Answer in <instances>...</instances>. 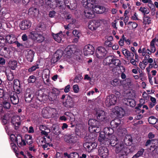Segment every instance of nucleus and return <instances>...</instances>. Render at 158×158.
Here are the masks:
<instances>
[{"label":"nucleus","mask_w":158,"mask_h":158,"mask_svg":"<svg viewBox=\"0 0 158 158\" xmlns=\"http://www.w3.org/2000/svg\"><path fill=\"white\" fill-rule=\"evenodd\" d=\"M94 12L96 14H101L104 12L106 11V8L102 6L94 5L92 9Z\"/></svg>","instance_id":"412c9836"},{"label":"nucleus","mask_w":158,"mask_h":158,"mask_svg":"<svg viewBox=\"0 0 158 158\" xmlns=\"http://www.w3.org/2000/svg\"><path fill=\"white\" fill-rule=\"evenodd\" d=\"M64 140L65 142L72 146H75L78 142V139L77 135L72 134L65 135L64 136Z\"/></svg>","instance_id":"f03ea898"},{"label":"nucleus","mask_w":158,"mask_h":158,"mask_svg":"<svg viewBox=\"0 0 158 158\" xmlns=\"http://www.w3.org/2000/svg\"><path fill=\"white\" fill-rule=\"evenodd\" d=\"M125 114L124 110L121 107L119 108V118H122Z\"/></svg>","instance_id":"6e6d98bb"},{"label":"nucleus","mask_w":158,"mask_h":158,"mask_svg":"<svg viewBox=\"0 0 158 158\" xmlns=\"http://www.w3.org/2000/svg\"><path fill=\"white\" fill-rule=\"evenodd\" d=\"M95 115L98 120L100 122H106L107 117L105 112L101 110H97L96 113Z\"/></svg>","instance_id":"0eeeda50"},{"label":"nucleus","mask_w":158,"mask_h":158,"mask_svg":"<svg viewBox=\"0 0 158 158\" xmlns=\"http://www.w3.org/2000/svg\"><path fill=\"white\" fill-rule=\"evenodd\" d=\"M31 23L30 21L26 20L22 21L19 24L20 29L22 30H25L30 28Z\"/></svg>","instance_id":"f8f14e48"},{"label":"nucleus","mask_w":158,"mask_h":158,"mask_svg":"<svg viewBox=\"0 0 158 158\" xmlns=\"http://www.w3.org/2000/svg\"><path fill=\"white\" fill-rule=\"evenodd\" d=\"M93 2H94L92 0H83L82 2L84 7L85 8H92V9L94 6Z\"/></svg>","instance_id":"393cba45"},{"label":"nucleus","mask_w":158,"mask_h":158,"mask_svg":"<svg viewBox=\"0 0 158 158\" xmlns=\"http://www.w3.org/2000/svg\"><path fill=\"white\" fill-rule=\"evenodd\" d=\"M84 15L86 18L88 19H92L94 18L95 15L93 10L91 9L85 10Z\"/></svg>","instance_id":"5701e85b"},{"label":"nucleus","mask_w":158,"mask_h":158,"mask_svg":"<svg viewBox=\"0 0 158 158\" xmlns=\"http://www.w3.org/2000/svg\"><path fill=\"white\" fill-rule=\"evenodd\" d=\"M6 41V37L5 39L3 37L0 35V46H7L8 44Z\"/></svg>","instance_id":"a19ab883"},{"label":"nucleus","mask_w":158,"mask_h":158,"mask_svg":"<svg viewBox=\"0 0 158 158\" xmlns=\"http://www.w3.org/2000/svg\"><path fill=\"white\" fill-rule=\"evenodd\" d=\"M73 88L74 93H77L79 91V88L77 85H75L73 86Z\"/></svg>","instance_id":"69168bd1"},{"label":"nucleus","mask_w":158,"mask_h":158,"mask_svg":"<svg viewBox=\"0 0 158 158\" xmlns=\"http://www.w3.org/2000/svg\"><path fill=\"white\" fill-rule=\"evenodd\" d=\"M76 50V47L74 45H68L65 49L64 51L66 52L67 55L70 56L74 54Z\"/></svg>","instance_id":"6ab92c4d"},{"label":"nucleus","mask_w":158,"mask_h":158,"mask_svg":"<svg viewBox=\"0 0 158 158\" xmlns=\"http://www.w3.org/2000/svg\"><path fill=\"white\" fill-rule=\"evenodd\" d=\"M118 118L114 119L112 120L110 123L111 128L106 127L104 128L103 132L105 133L106 136L110 138V136L114 132L118 134Z\"/></svg>","instance_id":"f257e3e1"},{"label":"nucleus","mask_w":158,"mask_h":158,"mask_svg":"<svg viewBox=\"0 0 158 158\" xmlns=\"http://www.w3.org/2000/svg\"><path fill=\"white\" fill-rule=\"evenodd\" d=\"M103 62L106 65L114 68L118 67V60L115 59L113 56H109L104 60Z\"/></svg>","instance_id":"7ed1b4c3"},{"label":"nucleus","mask_w":158,"mask_h":158,"mask_svg":"<svg viewBox=\"0 0 158 158\" xmlns=\"http://www.w3.org/2000/svg\"><path fill=\"white\" fill-rule=\"evenodd\" d=\"M16 45L17 47L21 49H23L24 48V46L23 44L20 43L18 41L15 40V42L14 43Z\"/></svg>","instance_id":"bf43d9fd"},{"label":"nucleus","mask_w":158,"mask_h":158,"mask_svg":"<svg viewBox=\"0 0 158 158\" xmlns=\"http://www.w3.org/2000/svg\"><path fill=\"white\" fill-rule=\"evenodd\" d=\"M128 149L126 146L123 145H120L119 147V154L122 156L127 154Z\"/></svg>","instance_id":"c85d7f7f"},{"label":"nucleus","mask_w":158,"mask_h":158,"mask_svg":"<svg viewBox=\"0 0 158 158\" xmlns=\"http://www.w3.org/2000/svg\"><path fill=\"white\" fill-rule=\"evenodd\" d=\"M29 12L31 13V14L33 15L34 16L37 15L39 13L38 10H37L35 7H31L29 9Z\"/></svg>","instance_id":"ea45409f"},{"label":"nucleus","mask_w":158,"mask_h":158,"mask_svg":"<svg viewBox=\"0 0 158 158\" xmlns=\"http://www.w3.org/2000/svg\"><path fill=\"white\" fill-rule=\"evenodd\" d=\"M76 22V19H72V21H71V22H69V23L68 25L70 27V29H71L74 28L75 26V23Z\"/></svg>","instance_id":"4d7b16f0"},{"label":"nucleus","mask_w":158,"mask_h":158,"mask_svg":"<svg viewBox=\"0 0 158 158\" xmlns=\"http://www.w3.org/2000/svg\"><path fill=\"white\" fill-rule=\"evenodd\" d=\"M83 50L84 55L87 56L93 54L94 52V48L92 45L89 44L85 46Z\"/></svg>","instance_id":"a211bd4d"},{"label":"nucleus","mask_w":158,"mask_h":158,"mask_svg":"<svg viewBox=\"0 0 158 158\" xmlns=\"http://www.w3.org/2000/svg\"><path fill=\"white\" fill-rule=\"evenodd\" d=\"M117 100V97L114 95L112 94L107 96L105 101L106 106L109 107L114 105L116 102Z\"/></svg>","instance_id":"423d86ee"},{"label":"nucleus","mask_w":158,"mask_h":158,"mask_svg":"<svg viewBox=\"0 0 158 158\" xmlns=\"http://www.w3.org/2000/svg\"><path fill=\"white\" fill-rule=\"evenodd\" d=\"M5 112L2 104L0 103V116H2L5 115Z\"/></svg>","instance_id":"13d9d810"},{"label":"nucleus","mask_w":158,"mask_h":158,"mask_svg":"<svg viewBox=\"0 0 158 158\" xmlns=\"http://www.w3.org/2000/svg\"><path fill=\"white\" fill-rule=\"evenodd\" d=\"M19 94V93H17L14 91L9 92L8 94L9 97L7 99L10 98L12 103L14 105H16L19 102V98L17 95Z\"/></svg>","instance_id":"1a4fd4ad"},{"label":"nucleus","mask_w":158,"mask_h":158,"mask_svg":"<svg viewBox=\"0 0 158 158\" xmlns=\"http://www.w3.org/2000/svg\"><path fill=\"white\" fill-rule=\"evenodd\" d=\"M14 84L15 85V87L17 88V91L19 93L20 92L19 89L20 88V84L19 80L17 79H14L13 81Z\"/></svg>","instance_id":"37998d69"},{"label":"nucleus","mask_w":158,"mask_h":158,"mask_svg":"<svg viewBox=\"0 0 158 158\" xmlns=\"http://www.w3.org/2000/svg\"><path fill=\"white\" fill-rule=\"evenodd\" d=\"M65 18L66 20L68 22H71L72 21V19H75V18L73 17L72 15L71 14L66 15L65 16Z\"/></svg>","instance_id":"052dcab7"},{"label":"nucleus","mask_w":158,"mask_h":158,"mask_svg":"<svg viewBox=\"0 0 158 158\" xmlns=\"http://www.w3.org/2000/svg\"><path fill=\"white\" fill-rule=\"evenodd\" d=\"M88 124L90 126L89 127H94L98 126L99 122L96 120L94 119H89L88 122Z\"/></svg>","instance_id":"72a5a7b5"},{"label":"nucleus","mask_w":158,"mask_h":158,"mask_svg":"<svg viewBox=\"0 0 158 158\" xmlns=\"http://www.w3.org/2000/svg\"><path fill=\"white\" fill-rule=\"evenodd\" d=\"M41 102L39 100L37 99L35 97L33 98L31 102V104L33 105V107L35 108L36 107H38L40 105V103Z\"/></svg>","instance_id":"c9c22d12"},{"label":"nucleus","mask_w":158,"mask_h":158,"mask_svg":"<svg viewBox=\"0 0 158 158\" xmlns=\"http://www.w3.org/2000/svg\"><path fill=\"white\" fill-rule=\"evenodd\" d=\"M48 1L50 2V6L52 8H54L55 7L53 6H51L52 5H53L52 3L56 4V3L55 6L58 7L60 9L63 10L65 6V2L64 0H56V1H55V0L52 2L50 0H48Z\"/></svg>","instance_id":"9d476101"},{"label":"nucleus","mask_w":158,"mask_h":158,"mask_svg":"<svg viewBox=\"0 0 158 158\" xmlns=\"http://www.w3.org/2000/svg\"><path fill=\"white\" fill-rule=\"evenodd\" d=\"M37 78L34 75H31L29 77L27 80L28 83H33L37 80Z\"/></svg>","instance_id":"a18cd8bd"},{"label":"nucleus","mask_w":158,"mask_h":158,"mask_svg":"<svg viewBox=\"0 0 158 158\" xmlns=\"http://www.w3.org/2000/svg\"><path fill=\"white\" fill-rule=\"evenodd\" d=\"M139 10L144 15L148 14L150 12L149 9L146 7H140Z\"/></svg>","instance_id":"4c0bfd02"},{"label":"nucleus","mask_w":158,"mask_h":158,"mask_svg":"<svg viewBox=\"0 0 158 158\" xmlns=\"http://www.w3.org/2000/svg\"><path fill=\"white\" fill-rule=\"evenodd\" d=\"M101 23L98 20H94L89 22L88 26L89 29L91 31H95L100 26Z\"/></svg>","instance_id":"4468645a"},{"label":"nucleus","mask_w":158,"mask_h":158,"mask_svg":"<svg viewBox=\"0 0 158 158\" xmlns=\"http://www.w3.org/2000/svg\"><path fill=\"white\" fill-rule=\"evenodd\" d=\"M12 149L14 152H18V148L16 145L14 143H10Z\"/></svg>","instance_id":"680f3d73"},{"label":"nucleus","mask_w":158,"mask_h":158,"mask_svg":"<svg viewBox=\"0 0 158 158\" xmlns=\"http://www.w3.org/2000/svg\"><path fill=\"white\" fill-rule=\"evenodd\" d=\"M144 151V150L142 148L136 154V156H137V157H139L143 155Z\"/></svg>","instance_id":"338daca9"},{"label":"nucleus","mask_w":158,"mask_h":158,"mask_svg":"<svg viewBox=\"0 0 158 158\" xmlns=\"http://www.w3.org/2000/svg\"><path fill=\"white\" fill-rule=\"evenodd\" d=\"M31 37L34 40H36L38 43H40L44 41V36L36 31H32L30 33Z\"/></svg>","instance_id":"6e6552de"},{"label":"nucleus","mask_w":158,"mask_h":158,"mask_svg":"<svg viewBox=\"0 0 158 158\" xmlns=\"http://www.w3.org/2000/svg\"><path fill=\"white\" fill-rule=\"evenodd\" d=\"M119 68L121 70V72L122 73H121V77L123 79H124L126 78V75L123 72L125 71V69L124 67L122 66H119Z\"/></svg>","instance_id":"3c124183"},{"label":"nucleus","mask_w":158,"mask_h":158,"mask_svg":"<svg viewBox=\"0 0 158 158\" xmlns=\"http://www.w3.org/2000/svg\"><path fill=\"white\" fill-rule=\"evenodd\" d=\"M150 18L148 16H145L143 18V23L145 24H149L151 23Z\"/></svg>","instance_id":"de8ad7c7"},{"label":"nucleus","mask_w":158,"mask_h":158,"mask_svg":"<svg viewBox=\"0 0 158 158\" xmlns=\"http://www.w3.org/2000/svg\"><path fill=\"white\" fill-rule=\"evenodd\" d=\"M106 135L103 131L101 132L100 133V135L98 137V141L101 142L103 143L105 139Z\"/></svg>","instance_id":"c03bdc74"},{"label":"nucleus","mask_w":158,"mask_h":158,"mask_svg":"<svg viewBox=\"0 0 158 158\" xmlns=\"http://www.w3.org/2000/svg\"><path fill=\"white\" fill-rule=\"evenodd\" d=\"M10 139L12 142H15L17 144L18 143L19 140L17 138H16L15 135L13 134H11L10 136Z\"/></svg>","instance_id":"5fc2aeb1"},{"label":"nucleus","mask_w":158,"mask_h":158,"mask_svg":"<svg viewBox=\"0 0 158 158\" xmlns=\"http://www.w3.org/2000/svg\"><path fill=\"white\" fill-rule=\"evenodd\" d=\"M82 78L83 77L80 74H78L76 76L73 81L74 82L78 83L79 82Z\"/></svg>","instance_id":"8fccbe9b"},{"label":"nucleus","mask_w":158,"mask_h":158,"mask_svg":"<svg viewBox=\"0 0 158 158\" xmlns=\"http://www.w3.org/2000/svg\"><path fill=\"white\" fill-rule=\"evenodd\" d=\"M73 34L75 36L77 37L78 39L80 36L81 34L76 30H74L73 31Z\"/></svg>","instance_id":"0e129e2a"},{"label":"nucleus","mask_w":158,"mask_h":158,"mask_svg":"<svg viewBox=\"0 0 158 158\" xmlns=\"http://www.w3.org/2000/svg\"><path fill=\"white\" fill-rule=\"evenodd\" d=\"M155 39H153L151 41L150 45V49L151 50V52L152 53L156 51V48L155 46Z\"/></svg>","instance_id":"49530a36"},{"label":"nucleus","mask_w":158,"mask_h":158,"mask_svg":"<svg viewBox=\"0 0 158 158\" xmlns=\"http://www.w3.org/2000/svg\"><path fill=\"white\" fill-rule=\"evenodd\" d=\"M110 139L111 145L114 147V149L117 154L118 153V139L115 136H112Z\"/></svg>","instance_id":"ddd939ff"},{"label":"nucleus","mask_w":158,"mask_h":158,"mask_svg":"<svg viewBox=\"0 0 158 158\" xmlns=\"http://www.w3.org/2000/svg\"><path fill=\"white\" fill-rule=\"evenodd\" d=\"M104 45L106 47H111L112 46V44L110 41L106 40L105 42Z\"/></svg>","instance_id":"774afa93"},{"label":"nucleus","mask_w":158,"mask_h":158,"mask_svg":"<svg viewBox=\"0 0 158 158\" xmlns=\"http://www.w3.org/2000/svg\"><path fill=\"white\" fill-rule=\"evenodd\" d=\"M63 105L68 108L72 107L74 105V101L72 97L66 94V101L63 103Z\"/></svg>","instance_id":"f3484780"},{"label":"nucleus","mask_w":158,"mask_h":158,"mask_svg":"<svg viewBox=\"0 0 158 158\" xmlns=\"http://www.w3.org/2000/svg\"><path fill=\"white\" fill-rule=\"evenodd\" d=\"M60 129L58 126H55L52 127V131L56 135H59L60 133Z\"/></svg>","instance_id":"58836bf2"},{"label":"nucleus","mask_w":158,"mask_h":158,"mask_svg":"<svg viewBox=\"0 0 158 158\" xmlns=\"http://www.w3.org/2000/svg\"><path fill=\"white\" fill-rule=\"evenodd\" d=\"M97 146V143L96 142H86L84 143V147L86 149V151L90 152L92 149H95Z\"/></svg>","instance_id":"dca6fc26"},{"label":"nucleus","mask_w":158,"mask_h":158,"mask_svg":"<svg viewBox=\"0 0 158 158\" xmlns=\"http://www.w3.org/2000/svg\"><path fill=\"white\" fill-rule=\"evenodd\" d=\"M5 74L6 76L7 80L10 81H12L14 78L13 72L10 70L6 71Z\"/></svg>","instance_id":"c756f323"},{"label":"nucleus","mask_w":158,"mask_h":158,"mask_svg":"<svg viewBox=\"0 0 158 158\" xmlns=\"http://www.w3.org/2000/svg\"><path fill=\"white\" fill-rule=\"evenodd\" d=\"M43 93L42 91L40 92H36V96L35 97L37 99L39 100L41 102H42V96Z\"/></svg>","instance_id":"09e8293b"},{"label":"nucleus","mask_w":158,"mask_h":158,"mask_svg":"<svg viewBox=\"0 0 158 158\" xmlns=\"http://www.w3.org/2000/svg\"><path fill=\"white\" fill-rule=\"evenodd\" d=\"M107 51L103 47L99 46L98 47L96 50V57L99 59H102L105 56Z\"/></svg>","instance_id":"20e7f679"},{"label":"nucleus","mask_w":158,"mask_h":158,"mask_svg":"<svg viewBox=\"0 0 158 158\" xmlns=\"http://www.w3.org/2000/svg\"><path fill=\"white\" fill-rule=\"evenodd\" d=\"M60 91L56 88L53 89L52 91L50 92L48 95V98L50 101H57L59 98V95Z\"/></svg>","instance_id":"39448f33"},{"label":"nucleus","mask_w":158,"mask_h":158,"mask_svg":"<svg viewBox=\"0 0 158 158\" xmlns=\"http://www.w3.org/2000/svg\"><path fill=\"white\" fill-rule=\"evenodd\" d=\"M6 98H5V101L2 103V106L5 110H8L10 107V103L6 101Z\"/></svg>","instance_id":"79ce46f5"},{"label":"nucleus","mask_w":158,"mask_h":158,"mask_svg":"<svg viewBox=\"0 0 158 158\" xmlns=\"http://www.w3.org/2000/svg\"><path fill=\"white\" fill-rule=\"evenodd\" d=\"M157 120L154 116H151L148 119V121L151 124H155L157 122Z\"/></svg>","instance_id":"864d4df0"},{"label":"nucleus","mask_w":158,"mask_h":158,"mask_svg":"<svg viewBox=\"0 0 158 158\" xmlns=\"http://www.w3.org/2000/svg\"><path fill=\"white\" fill-rule=\"evenodd\" d=\"M27 53H26V57L27 60L30 62H32L35 53V52L31 49H27Z\"/></svg>","instance_id":"4be33fe9"},{"label":"nucleus","mask_w":158,"mask_h":158,"mask_svg":"<svg viewBox=\"0 0 158 158\" xmlns=\"http://www.w3.org/2000/svg\"><path fill=\"white\" fill-rule=\"evenodd\" d=\"M52 36L56 41L59 43L61 42L62 36V31H60V32L56 34H53Z\"/></svg>","instance_id":"7c9ffc66"},{"label":"nucleus","mask_w":158,"mask_h":158,"mask_svg":"<svg viewBox=\"0 0 158 158\" xmlns=\"http://www.w3.org/2000/svg\"><path fill=\"white\" fill-rule=\"evenodd\" d=\"M9 66L12 70H15L17 67V62L16 60H10L8 63Z\"/></svg>","instance_id":"2f4dec72"},{"label":"nucleus","mask_w":158,"mask_h":158,"mask_svg":"<svg viewBox=\"0 0 158 158\" xmlns=\"http://www.w3.org/2000/svg\"><path fill=\"white\" fill-rule=\"evenodd\" d=\"M25 101L27 103L31 102L34 97L33 94L30 92H26L25 94Z\"/></svg>","instance_id":"cd10ccee"},{"label":"nucleus","mask_w":158,"mask_h":158,"mask_svg":"<svg viewBox=\"0 0 158 158\" xmlns=\"http://www.w3.org/2000/svg\"><path fill=\"white\" fill-rule=\"evenodd\" d=\"M112 115L115 118H118V106H117L112 109Z\"/></svg>","instance_id":"e433bc0d"},{"label":"nucleus","mask_w":158,"mask_h":158,"mask_svg":"<svg viewBox=\"0 0 158 158\" xmlns=\"http://www.w3.org/2000/svg\"><path fill=\"white\" fill-rule=\"evenodd\" d=\"M20 117L18 116H13L11 118V123L15 129H18L19 126L20 125L21 123L19 120Z\"/></svg>","instance_id":"2eb2a0df"},{"label":"nucleus","mask_w":158,"mask_h":158,"mask_svg":"<svg viewBox=\"0 0 158 158\" xmlns=\"http://www.w3.org/2000/svg\"><path fill=\"white\" fill-rule=\"evenodd\" d=\"M5 93L4 92V90L3 89H0V99L3 98L5 100Z\"/></svg>","instance_id":"e2e57ef3"},{"label":"nucleus","mask_w":158,"mask_h":158,"mask_svg":"<svg viewBox=\"0 0 158 158\" xmlns=\"http://www.w3.org/2000/svg\"><path fill=\"white\" fill-rule=\"evenodd\" d=\"M39 65L38 64L34 65L28 69V71L29 73H31L36 70V69H39Z\"/></svg>","instance_id":"603ef678"},{"label":"nucleus","mask_w":158,"mask_h":158,"mask_svg":"<svg viewBox=\"0 0 158 158\" xmlns=\"http://www.w3.org/2000/svg\"><path fill=\"white\" fill-rule=\"evenodd\" d=\"M89 132L91 133L94 132L98 133L101 131V128L99 127L98 125V126H95L94 127H89Z\"/></svg>","instance_id":"f704fd0d"},{"label":"nucleus","mask_w":158,"mask_h":158,"mask_svg":"<svg viewBox=\"0 0 158 158\" xmlns=\"http://www.w3.org/2000/svg\"><path fill=\"white\" fill-rule=\"evenodd\" d=\"M6 40L7 44H12L14 43L17 40L15 35L12 34H9L6 36Z\"/></svg>","instance_id":"a878e982"},{"label":"nucleus","mask_w":158,"mask_h":158,"mask_svg":"<svg viewBox=\"0 0 158 158\" xmlns=\"http://www.w3.org/2000/svg\"><path fill=\"white\" fill-rule=\"evenodd\" d=\"M132 141L131 137L130 135H127L125 136L124 140V142L125 145H130Z\"/></svg>","instance_id":"473e14b6"},{"label":"nucleus","mask_w":158,"mask_h":158,"mask_svg":"<svg viewBox=\"0 0 158 158\" xmlns=\"http://www.w3.org/2000/svg\"><path fill=\"white\" fill-rule=\"evenodd\" d=\"M62 55V51L60 50H57L54 55L53 57L51 59L52 63L55 64L61 58Z\"/></svg>","instance_id":"aec40b11"},{"label":"nucleus","mask_w":158,"mask_h":158,"mask_svg":"<svg viewBox=\"0 0 158 158\" xmlns=\"http://www.w3.org/2000/svg\"><path fill=\"white\" fill-rule=\"evenodd\" d=\"M122 51L123 54L128 60L133 58L134 55L133 53L129 51L125 48L122 49Z\"/></svg>","instance_id":"b1692460"},{"label":"nucleus","mask_w":158,"mask_h":158,"mask_svg":"<svg viewBox=\"0 0 158 158\" xmlns=\"http://www.w3.org/2000/svg\"><path fill=\"white\" fill-rule=\"evenodd\" d=\"M98 155L103 158H106L109 155L108 149L105 147H100L98 150Z\"/></svg>","instance_id":"9b49d317"},{"label":"nucleus","mask_w":158,"mask_h":158,"mask_svg":"<svg viewBox=\"0 0 158 158\" xmlns=\"http://www.w3.org/2000/svg\"><path fill=\"white\" fill-rule=\"evenodd\" d=\"M46 30L45 26L42 23L38 24L35 28V31L37 33H42Z\"/></svg>","instance_id":"bb28decb"}]
</instances>
